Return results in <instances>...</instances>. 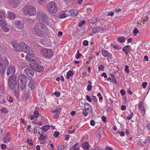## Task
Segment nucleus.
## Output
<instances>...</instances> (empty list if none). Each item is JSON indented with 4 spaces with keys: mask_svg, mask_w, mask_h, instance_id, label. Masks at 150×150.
I'll use <instances>...</instances> for the list:
<instances>
[{
    "mask_svg": "<svg viewBox=\"0 0 150 150\" xmlns=\"http://www.w3.org/2000/svg\"><path fill=\"white\" fill-rule=\"evenodd\" d=\"M34 30L35 35L42 37L46 35L47 28L43 23H37L34 25Z\"/></svg>",
    "mask_w": 150,
    "mask_h": 150,
    "instance_id": "nucleus-1",
    "label": "nucleus"
},
{
    "mask_svg": "<svg viewBox=\"0 0 150 150\" xmlns=\"http://www.w3.org/2000/svg\"><path fill=\"white\" fill-rule=\"evenodd\" d=\"M23 13L29 16H34L36 14V8L33 6L30 5H27L23 7Z\"/></svg>",
    "mask_w": 150,
    "mask_h": 150,
    "instance_id": "nucleus-2",
    "label": "nucleus"
},
{
    "mask_svg": "<svg viewBox=\"0 0 150 150\" xmlns=\"http://www.w3.org/2000/svg\"><path fill=\"white\" fill-rule=\"evenodd\" d=\"M18 51H23L31 54L33 53L32 49L26 44L23 42H21L19 43Z\"/></svg>",
    "mask_w": 150,
    "mask_h": 150,
    "instance_id": "nucleus-3",
    "label": "nucleus"
},
{
    "mask_svg": "<svg viewBox=\"0 0 150 150\" xmlns=\"http://www.w3.org/2000/svg\"><path fill=\"white\" fill-rule=\"evenodd\" d=\"M47 8L48 11L50 13H55L57 9L56 4L54 1H50L47 4Z\"/></svg>",
    "mask_w": 150,
    "mask_h": 150,
    "instance_id": "nucleus-4",
    "label": "nucleus"
},
{
    "mask_svg": "<svg viewBox=\"0 0 150 150\" xmlns=\"http://www.w3.org/2000/svg\"><path fill=\"white\" fill-rule=\"evenodd\" d=\"M16 76L15 75L11 76L8 80V86L11 89L13 90L17 86Z\"/></svg>",
    "mask_w": 150,
    "mask_h": 150,
    "instance_id": "nucleus-5",
    "label": "nucleus"
},
{
    "mask_svg": "<svg viewBox=\"0 0 150 150\" xmlns=\"http://www.w3.org/2000/svg\"><path fill=\"white\" fill-rule=\"evenodd\" d=\"M40 54L45 58H50L52 56L53 51L50 49H42L40 50Z\"/></svg>",
    "mask_w": 150,
    "mask_h": 150,
    "instance_id": "nucleus-6",
    "label": "nucleus"
},
{
    "mask_svg": "<svg viewBox=\"0 0 150 150\" xmlns=\"http://www.w3.org/2000/svg\"><path fill=\"white\" fill-rule=\"evenodd\" d=\"M9 62L6 58L4 59L3 60L2 59L1 55L0 53V67H1L3 70H5V67L8 64Z\"/></svg>",
    "mask_w": 150,
    "mask_h": 150,
    "instance_id": "nucleus-7",
    "label": "nucleus"
},
{
    "mask_svg": "<svg viewBox=\"0 0 150 150\" xmlns=\"http://www.w3.org/2000/svg\"><path fill=\"white\" fill-rule=\"evenodd\" d=\"M26 55L25 59L26 60L29 62H33L34 63L36 64L38 63V59L35 57L33 56L34 53L33 54H30L29 53H27Z\"/></svg>",
    "mask_w": 150,
    "mask_h": 150,
    "instance_id": "nucleus-8",
    "label": "nucleus"
},
{
    "mask_svg": "<svg viewBox=\"0 0 150 150\" xmlns=\"http://www.w3.org/2000/svg\"><path fill=\"white\" fill-rule=\"evenodd\" d=\"M14 25L15 28L18 30H21L24 28L23 22L21 20H17L14 22Z\"/></svg>",
    "mask_w": 150,
    "mask_h": 150,
    "instance_id": "nucleus-9",
    "label": "nucleus"
},
{
    "mask_svg": "<svg viewBox=\"0 0 150 150\" xmlns=\"http://www.w3.org/2000/svg\"><path fill=\"white\" fill-rule=\"evenodd\" d=\"M31 67L33 70L38 72H42L44 71V68L39 65L33 66Z\"/></svg>",
    "mask_w": 150,
    "mask_h": 150,
    "instance_id": "nucleus-10",
    "label": "nucleus"
},
{
    "mask_svg": "<svg viewBox=\"0 0 150 150\" xmlns=\"http://www.w3.org/2000/svg\"><path fill=\"white\" fill-rule=\"evenodd\" d=\"M24 73L28 76L30 77L33 76L34 74V71L32 69L27 68L25 69Z\"/></svg>",
    "mask_w": 150,
    "mask_h": 150,
    "instance_id": "nucleus-11",
    "label": "nucleus"
},
{
    "mask_svg": "<svg viewBox=\"0 0 150 150\" xmlns=\"http://www.w3.org/2000/svg\"><path fill=\"white\" fill-rule=\"evenodd\" d=\"M15 72V68L13 65H11L8 67L7 71V75L8 76L11 74H13Z\"/></svg>",
    "mask_w": 150,
    "mask_h": 150,
    "instance_id": "nucleus-12",
    "label": "nucleus"
},
{
    "mask_svg": "<svg viewBox=\"0 0 150 150\" xmlns=\"http://www.w3.org/2000/svg\"><path fill=\"white\" fill-rule=\"evenodd\" d=\"M37 17L38 18L40 21H46L47 16L42 12L38 13Z\"/></svg>",
    "mask_w": 150,
    "mask_h": 150,
    "instance_id": "nucleus-13",
    "label": "nucleus"
},
{
    "mask_svg": "<svg viewBox=\"0 0 150 150\" xmlns=\"http://www.w3.org/2000/svg\"><path fill=\"white\" fill-rule=\"evenodd\" d=\"M102 55L105 57H108L110 59L112 58V55L108 53V52L106 50L103 49L102 50Z\"/></svg>",
    "mask_w": 150,
    "mask_h": 150,
    "instance_id": "nucleus-14",
    "label": "nucleus"
},
{
    "mask_svg": "<svg viewBox=\"0 0 150 150\" xmlns=\"http://www.w3.org/2000/svg\"><path fill=\"white\" fill-rule=\"evenodd\" d=\"M11 137L10 136V134L8 132L4 137L2 139V141L4 143H7L9 142Z\"/></svg>",
    "mask_w": 150,
    "mask_h": 150,
    "instance_id": "nucleus-15",
    "label": "nucleus"
},
{
    "mask_svg": "<svg viewBox=\"0 0 150 150\" xmlns=\"http://www.w3.org/2000/svg\"><path fill=\"white\" fill-rule=\"evenodd\" d=\"M26 78L25 76L23 74L21 75L19 77L18 82L23 83H25Z\"/></svg>",
    "mask_w": 150,
    "mask_h": 150,
    "instance_id": "nucleus-16",
    "label": "nucleus"
},
{
    "mask_svg": "<svg viewBox=\"0 0 150 150\" xmlns=\"http://www.w3.org/2000/svg\"><path fill=\"white\" fill-rule=\"evenodd\" d=\"M84 110L86 112L89 111V112L91 113L92 111V109L90 105L88 103H86L84 105Z\"/></svg>",
    "mask_w": 150,
    "mask_h": 150,
    "instance_id": "nucleus-17",
    "label": "nucleus"
},
{
    "mask_svg": "<svg viewBox=\"0 0 150 150\" xmlns=\"http://www.w3.org/2000/svg\"><path fill=\"white\" fill-rule=\"evenodd\" d=\"M11 45L15 50L18 51V43L15 41H13L11 42Z\"/></svg>",
    "mask_w": 150,
    "mask_h": 150,
    "instance_id": "nucleus-18",
    "label": "nucleus"
},
{
    "mask_svg": "<svg viewBox=\"0 0 150 150\" xmlns=\"http://www.w3.org/2000/svg\"><path fill=\"white\" fill-rule=\"evenodd\" d=\"M35 81L32 79H31L29 82L28 84V86L31 90H33L35 88Z\"/></svg>",
    "mask_w": 150,
    "mask_h": 150,
    "instance_id": "nucleus-19",
    "label": "nucleus"
},
{
    "mask_svg": "<svg viewBox=\"0 0 150 150\" xmlns=\"http://www.w3.org/2000/svg\"><path fill=\"white\" fill-rule=\"evenodd\" d=\"M18 88L20 89L21 90H23L25 88L26 86V83H23L18 82Z\"/></svg>",
    "mask_w": 150,
    "mask_h": 150,
    "instance_id": "nucleus-20",
    "label": "nucleus"
},
{
    "mask_svg": "<svg viewBox=\"0 0 150 150\" xmlns=\"http://www.w3.org/2000/svg\"><path fill=\"white\" fill-rule=\"evenodd\" d=\"M70 15L72 16H77L78 14V12L77 11L75 10H71L69 11Z\"/></svg>",
    "mask_w": 150,
    "mask_h": 150,
    "instance_id": "nucleus-21",
    "label": "nucleus"
},
{
    "mask_svg": "<svg viewBox=\"0 0 150 150\" xmlns=\"http://www.w3.org/2000/svg\"><path fill=\"white\" fill-rule=\"evenodd\" d=\"M82 147L83 149L89 150L90 149V146L88 142H85L82 145Z\"/></svg>",
    "mask_w": 150,
    "mask_h": 150,
    "instance_id": "nucleus-22",
    "label": "nucleus"
},
{
    "mask_svg": "<svg viewBox=\"0 0 150 150\" xmlns=\"http://www.w3.org/2000/svg\"><path fill=\"white\" fill-rule=\"evenodd\" d=\"M74 73L72 71L70 70L69 71L66 75V77L67 79H69L70 76L73 75Z\"/></svg>",
    "mask_w": 150,
    "mask_h": 150,
    "instance_id": "nucleus-23",
    "label": "nucleus"
},
{
    "mask_svg": "<svg viewBox=\"0 0 150 150\" xmlns=\"http://www.w3.org/2000/svg\"><path fill=\"white\" fill-rule=\"evenodd\" d=\"M98 20V18H94L89 20V22L90 23L93 24L96 23Z\"/></svg>",
    "mask_w": 150,
    "mask_h": 150,
    "instance_id": "nucleus-24",
    "label": "nucleus"
},
{
    "mask_svg": "<svg viewBox=\"0 0 150 150\" xmlns=\"http://www.w3.org/2000/svg\"><path fill=\"white\" fill-rule=\"evenodd\" d=\"M16 17L15 15L12 13H9L8 14V17L10 19H14Z\"/></svg>",
    "mask_w": 150,
    "mask_h": 150,
    "instance_id": "nucleus-25",
    "label": "nucleus"
},
{
    "mask_svg": "<svg viewBox=\"0 0 150 150\" xmlns=\"http://www.w3.org/2000/svg\"><path fill=\"white\" fill-rule=\"evenodd\" d=\"M61 109L60 108H56L54 110H52L51 112L52 113H60L61 112Z\"/></svg>",
    "mask_w": 150,
    "mask_h": 150,
    "instance_id": "nucleus-26",
    "label": "nucleus"
},
{
    "mask_svg": "<svg viewBox=\"0 0 150 150\" xmlns=\"http://www.w3.org/2000/svg\"><path fill=\"white\" fill-rule=\"evenodd\" d=\"M30 96V91L29 90H27L26 93H25L24 95V97L26 99L29 98Z\"/></svg>",
    "mask_w": 150,
    "mask_h": 150,
    "instance_id": "nucleus-27",
    "label": "nucleus"
},
{
    "mask_svg": "<svg viewBox=\"0 0 150 150\" xmlns=\"http://www.w3.org/2000/svg\"><path fill=\"white\" fill-rule=\"evenodd\" d=\"M5 17V13L2 11H0V21L4 20Z\"/></svg>",
    "mask_w": 150,
    "mask_h": 150,
    "instance_id": "nucleus-28",
    "label": "nucleus"
},
{
    "mask_svg": "<svg viewBox=\"0 0 150 150\" xmlns=\"http://www.w3.org/2000/svg\"><path fill=\"white\" fill-rule=\"evenodd\" d=\"M41 129V128L39 127H35L34 130V134H36L37 133L40 134V130Z\"/></svg>",
    "mask_w": 150,
    "mask_h": 150,
    "instance_id": "nucleus-29",
    "label": "nucleus"
},
{
    "mask_svg": "<svg viewBox=\"0 0 150 150\" xmlns=\"http://www.w3.org/2000/svg\"><path fill=\"white\" fill-rule=\"evenodd\" d=\"M0 25H1V28H2L5 26H7V25L4 21L2 20L0 21Z\"/></svg>",
    "mask_w": 150,
    "mask_h": 150,
    "instance_id": "nucleus-30",
    "label": "nucleus"
},
{
    "mask_svg": "<svg viewBox=\"0 0 150 150\" xmlns=\"http://www.w3.org/2000/svg\"><path fill=\"white\" fill-rule=\"evenodd\" d=\"M50 128V127L48 125H46L45 126H43L42 127V129L43 130H44L45 131H47L48 129Z\"/></svg>",
    "mask_w": 150,
    "mask_h": 150,
    "instance_id": "nucleus-31",
    "label": "nucleus"
},
{
    "mask_svg": "<svg viewBox=\"0 0 150 150\" xmlns=\"http://www.w3.org/2000/svg\"><path fill=\"white\" fill-rule=\"evenodd\" d=\"M131 48V47L129 45L125 46L123 49L122 51L124 52H126Z\"/></svg>",
    "mask_w": 150,
    "mask_h": 150,
    "instance_id": "nucleus-32",
    "label": "nucleus"
},
{
    "mask_svg": "<svg viewBox=\"0 0 150 150\" xmlns=\"http://www.w3.org/2000/svg\"><path fill=\"white\" fill-rule=\"evenodd\" d=\"M39 113L37 111V108H36L34 112V116L35 118H37L39 116Z\"/></svg>",
    "mask_w": 150,
    "mask_h": 150,
    "instance_id": "nucleus-33",
    "label": "nucleus"
},
{
    "mask_svg": "<svg viewBox=\"0 0 150 150\" xmlns=\"http://www.w3.org/2000/svg\"><path fill=\"white\" fill-rule=\"evenodd\" d=\"M117 40L120 43H122L125 41V39L124 37H119L117 39Z\"/></svg>",
    "mask_w": 150,
    "mask_h": 150,
    "instance_id": "nucleus-34",
    "label": "nucleus"
},
{
    "mask_svg": "<svg viewBox=\"0 0 150 150\" xmlns=\"http://www.w3.org/2000/svg\"><path fill=\"white\" fill-rule=\"evenodd\" d=\"M68 16L67 14L65 13H63L59 15V16L61 18H63Z\"/></svg>",
    "mask_w": 150,
    "mask_h": 150,
    "instance_id": "nucleus-35",
    "label": "nucleus"
},
{
    "mask_svg": "<svg viewBox=\"0 0 150 150\" xmlns=\"http://www.w3.org/2000/svg\"><path fill=\"white\" fill-rule=\"evenodd\" d=\"M1 113H7L8 112V110L4 107H3L1 110Z\"/></svg>",
    "mask_w": 150,
    "mask_h": 150,
    "instance_id": "nucleus-36",
    "label": "nucleus"
},
{
    "mask_svg": "<svg viewBox=\"0 0 150 150\" xmlns=\"http://www.w3.org/2000/svg\"><path fill=\"white\" fill-rule=\"evenodd\" d=\"M3 31L6 32H8L9 30V28L7 26H5V27L2 28Z\"/></svg>",
    "mask_w": 150,
    "mask_h": 150,
    "instance_id": "nucleus-37",
    "label": "nucleus"
},
{
    "mask_svg": "<svg viewBox=\"0 0 150 150\" xmlns=\"http://www.w3.org/2000/svg\"><path fill=\"white\" fill-rule=\"evenodd\" d=\"M133 116V113L131 112L130 115L128 116L126 118V119L128 120H130Z\"/></svg>",
    "mask_w": 150,
    "mask_h": 150,
    "instance_id": "nucleus-38",
    "label": "nucleus"
},
{
    "mask_svg": "<svg viewBox=\"0 0 150 150\" xmlns=\"http://www.w3.org/2000/svg\"><path fill=\"white\" fill-rule=\"evenodd\" d=\"M27 142L31 146H32L33 145V143L32 140L31 139H27Z\"/></svg>",
    "mask_w": 150,
    "mask_h": 150,
    "instance_id": "nucleus-39",
    "label": "nucleus"
},
{
    "mask_svg": "<svg viewBox=\"0 0 150 150\" xmlns=\"http://www.w3.org/2000/svg\"><path fill=\"white\" fill-rule=\"evenodd\" d=\"M139 30H138L137 28H135L134 29L133 31V33L134 35H136L137 33L138 32Z\"/></svg>",
    "mask_w": 150,
    "mask_h": 150,
    "instance_id": "nucleus-40",
    "label": "nucleus"
},
{
    "mask_svg": "<svg viewBox=\"0 0 150 150\" xmlns=\"http://www.w3.org/2000/svg\"><path fill=\"white\" fill-rule=\"evenodd\" d=\"M125 72H126L127 73H129V67L127 65H126L125 66Z\"/></svg>",
    "mask_w": 150,
    "mask_h": 150,
    "instance_id": "nucleus-41",
    "label": "nucleus"
},
{
    "mask_svg": "<svg viewBox=\"0 0 150 150\" xmlns=\"http://www.w3.org/2000/svg\"><path fill=\"white\" fill-rule=\"evenodd\" d=\"M77 144H74V145L73 146L72 149H70V150H76L78 148L77 147H76Z\"/></svg>",
    "mask_w": 150,
    "mask_h": 150,
    "instance_id": "nucleus-42",
    "label": "nucleus"
},
{
    "mask_svg": "<svg viewBox=\"0 0 150 150\" xmlns=\"http://www.w3.org/2000/svg\"><path fill=\"white\" fill-rule=\"evenodd\" d=\"M1 149L3 150L5 149L6 148V145L4 144H1Z\"/></svg>",
    "mask_w": 150,
    "mask_h": 150,
    "instance_id": "nucleus-43",
    "label": "nucleus"
},
{
    "mask_svg": "<svg viewBox=\"0 0 150 150\" xmlns=\"http://www.w3.org/2000/svg\"><path fill=\"white\" fill-rule=\"evenodd\" d=\"M3 95V89L0 86V96H2Z\"/></svg>",
    "mask_w": 150,
    "mask_h": 150,
    "instance_id": "nucleus-44",
    "label": "nucleus"
},
{
    "mask_svg": "<svg viewBox=\"0 0 150 150\" xmlns=\"http://www.w3.org/2000/svg\"><path fill=\"white\" fill-rule=\"evenodd\" d=\"M59 134V132H55L54 134V136L55 137H57Z\"/></svg>",
    "mask_w": 150,
    "mask_h": 150,
    "instance_id": "nucleus-45",
    "label": "nucleus"
},
{
    "mask_svg": "<svg viewBox=\"0 0 150 150\" xmlns=\"http://www.w3.org/2000/svg\"><path fill=\"white\" fill-rule=\"evenodd\" d=\"M40 139L43 140L45 139V136H43V134H40Z\"/></svg>",
    "mask_w": 150,
    "mask_h": 150,
    "instance_id": "nucleus-46",
    "label": "nucleus"
},
{
    "mask_svg": "<svg viewBox=\"0 0 150 150\" xmlns=\"http://www.w3.org/2000/svg\"><path fill=\"white\" fill-rule=\"evenodd\" d=\"M60 113H57L55 114L53 116V118L54 119L58 118L59 117V115Z\"/></svg>",
    "mask_w": 150,
    "mask_h": 150,
    "instance_id": "nucleus-47",
    "label": "nucleus"
},
{
    "mask_svg": "<svg viewBox=\"0 0 150 150\" xmlns=\"http://www.w3.org/2000/svg\"><path fill=\"white\" fill-rule=\"evenodd\" d=\"M120 93L122 96L124 95L125 94V92L122 89H121L120 91Z\"/></svg>",
    "mask_w": 150,
    "mask_h": 150,
    "instance_id": "nucleus-48",
    "label": "nucleus"
},
{
    "mask_svg": "<svg viewBox=\"0 0 150 150\" xmlns=\"http://www.w3.org/2000/svg\"><path fill=\"white\" fill-rule=\"evenodd\" d=\"M15 0H8V2L10 4H15Z\"/></svg>",
    "mask_w": 150,
    "mask_h": 150,
    "instance_id": "nucleus-49",
    "label": "nucleus"
},
{
    "mask_svg": "<svg viewBox=\"0 0 150 150\" xmlns=\"http://www.w3.org/2000/svg\"><path fill=\"white\" fill-rule=\"evenodd\" d=\"M102 121L104 122H106V118L105 116H103L101 117Z\"/></svg>",
    "mask_w": 150,
    "mask_h": 150,
    "instance_id": "nucleus-50",
    "label": "nucleus"
},
{
    "mask_svg": "<svg viewBox=\"0 0 150 150\" xmlns=\"http://www.w3.org/2000/svg\"><path fill=\"white\" fill-rule=\"evenodd\" d=\"M117 132L120 134V136H124L125 133L123 132L118 131Z\"/></svg>",
    "mask_w": 150,
    "mask_h": 150,
    "instance_id": "nucleus-51",
    "label": "nucleus"
},
{
    "mask_svg": "<svg viewBox=\"0 0 150 150\" xmlns=\"http://www.w3.org/2000/svg\"><path fill=\"white\" fill-rule=\"evenodd\" d=\"M39 4H42L45 3V0H38Z\"/></svg>",
    "mask_w": 150,
    "mask_h": 150,
    "instance_id": "nucleus-52",
    "label": "nucleus"
},
{
    "mask_svg": "<svg viewBox=\"0 0 150 150\" xmlns=\"http://www.w3.org/2000/svg\"><path fill=\"white\" fill-rule=\"evenodd\" d=\"M54 94L57 97H59L60 95V93L59 92L56 91L54 93Z\"/></svg>",
    "mask_w": 150,
    "mask_h": 150,
    "instance_id": "nucleus-53",
    "label": "nucleus"
},
{
    "mask_svg": "<svg viewBox=\"0 0 150 150\" xmlns=\"http://www.w3.org/2000/svg\"><path fill=\"white\" fill-rule=\"evenodd\" d=\"M87 89L89 91H91L92 89V86L90 85H88L87 87Z\"/></svg>",
    "mask_w": 150,
    "mask_h": 150,
    "instance_id": "nucleus-54",
    "label": "nucleus"
},
{
    "mask_svg": "<svg viewBox=\"0 0 150 150\" xmlns=\"http://www.w3.org/2000/svg\"><path fill=\"white\" fill-rule=\"evenodd\" d=\"M78 54H76V58L77 59L79 58L81 56V54L79 53V51H77Z\"/></svg>",
    "mask_w": 150,
    "mask_h": 150,
    "instance_id": "nucleus-55",
    "label": "nucleus"
},
{
    "mask_svg": "<svg viewBox=\"0 0 150 150\" xmlns=\"http://www.w3.org/2000/svg\"><path fill=\"white\" fill-rule=\"evenodd\" d=\"M142 102H140L139 104L138 108L139 109L141 110L142 105Z\"/></svg>",
    "mask_w": 150,
    "mask_h": 150,
    "instance_id": "nucleus-56",
    "label": "nucleus"
},
{
    "mask_svg": "<svg viewBox=\"0 0 150 150\" xmlns=\"http://www.w3.org/2000/svg\"><path fill=\"white\" fill-rule=\"evenodd\" d=\"M98 69L100 70H102L104 68V67L103 65H100L98 67Z\"/></svg>",
    "mask_w": 150,
    "mask_h": 150,
    "instance_id": "nucleus-57",
    "label": "nucleus"
},
{
    "mask_svg": "<svg viewBox=\"0 0 150 150\" xmlns=\"http://www.w3.org/2000/svg\"><path fill=\"white\" fill-rule=\"evenodd\" d=\"M147 83L146 82H143L142 84V86L144 88H145L147 86Z\"/></svg>",
    "mask_w": 150,
    "mask_h": 150,
    "instance_id": "nucleus-58",
    "label": "nucleus"
},
{
    "mask_svg": "<svg viewBox=\"0 0 150 150\" xmlns=\"http://www.w3.org/2000/svg\"><path fill=\"white\" fill-rule=\"evenodd\" d=\"M86 99L89 101L91 102L92 101V100L91 98L88 95L86 96Z\"/></svg>",
    "mask_w": 150,
    "mask_h": 150,
    "instance_id": "nucleus-59",
    "label": "nucleus"
},
{
    "mask_svg": "<svg viewBox=\"0 0 150 150\" xmlns=\"http://www.w3.org/2000/svg\"><path fill=\"white\" fill-rule=\"evenodd\" d=\"M83 43L84 45L87 46L88 44V42L86 40H85L83 41Z\"/></svg>",
    "mask_w": 150,
    "mask_h": 150,
    "instance_id": "nucleus-60",
    "label": "nucleus"
},
{
    "mask_svg": "<svg viewBox=\"0 0 150 150\" xmlns=\"http://www.w3.org/2000/svg\"><path fill=\"white\" fill-rule=\"evenodd\" d=\"M91 98L92 100L94 102H97V99L96 98V97L94 96H92L91 97Z\"/></svg>",
    "mask_w": 150,
    "mask_h": 150,
    "instance_id": "nucleus-61",
    "label": "nucleus"
},
{
    "mask_svg": "<svg viewBox=\"0 0 150 150\" xmlns=\"http://www.w3.org/2000/svg\"><path fill=\"white\" fill-rule=\"evenodd\" d=\"M90 124L92 126H94L95 125V123L94 120H91V121Z\"/></svg>",
    "mask_w": 150,
    "mask_h": 150,
    "instance_id": "nucleus-62",
    "label": "nucleus"
},
{
    "mask_svg": "<svg viewBox=\"0 0 150 150\" xmlns=\"http://www.w3.org/2000/svg\"><path fill=\"white\" fill-rule=\"evenodd\" d=\"M14 89V93H18V88L17 87H16Z\"/></svg>",
    "mask_w": 150,
    "mask_h": 150,
    "instance_id": "nucleus-63",
    "label": "nucleus"
},
{
    "mask_svg": "<svg viewBox=\"0 0 150 150\" xmlns=\"http://www.w3.org/2000/svg\"><path fill=\"white\" fill-rule=\"evenodd\" d=\"M126 108V106L124 105H122L121 106V109L122 110H125Z\"/></svg>",
    "mask_w": 150,
    "mask_h": 150,
    "instance_id": "nucleus-64",
    "label": "nucleus"
}]
</instances>
